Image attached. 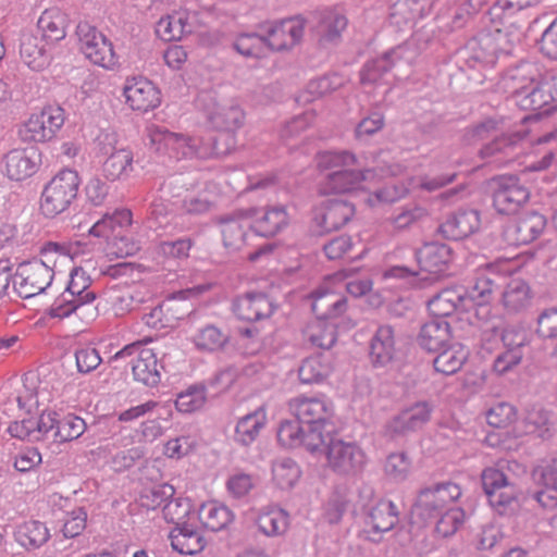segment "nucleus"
<instances>
[{
  "mask_svg": "<svg viewBox=\"0 0 557 557\" xmlns=\"http://www.w3.org/2000/svg\"><path fill=\"white\" fill-rule=\"evenodd\" d=\"M257 524L268 536L281 535L288 528V515L283 509L272 508L259 515Z\"/></svg>",
  "mask_w": 557,
  "mask_h": 557,
  "instance_id": "obj_51",
  "label": "nucleus"
},
{
  "mask_svg": "<svg viewBox=\"0 0 557 557\" xmlns=\"http://www.w3.org/2000/svg\"><path fill=\"white\" fill-rule=\"evenodd\" d=\"M288 407L292 414L307 428L305 447L317 453L324 443L325 431L334 432L332 404L318 397H296L288 403Z\"/></svg>",
  "mask_w": 557,
  "mask_h": 557,
  "instance_id": "obj_4",
  "label": "nucleus"
},
{
  "mask_svg": "<svg viewBox=\"0 0 557 557\" xmlns=\"http://www.w3.org/2000/svg\"><path fill=\"white\" fill-rule=\"evenodd\" d=\"M305 335L312 346L330 349L337 339L336 325L329 320L317 319L307 326Z\"/></svg>",
  "mask_w": 557,
  "mask_h": 557,
  "instance_id": "obj_48",
  "label": "nucleus"
},
{
  "mask_svg": "<svg viewBox=\"0 0 557 557\" xmlns=\"http://www.w3.org/2000/svg\"><path fill=\"white\" fill-rule=\"evenodd\" d=\"M488 14L495 28L498 27L503 29L508 34V38L516 37V42L520 40L522 29L528 22L523 11H518L495 2L490 9Z\"/></svg>",
  "mask_w": 557,
  "mask_h": 557,
  "instance_id": "obj_28",
  "label": "nucleus"
},
{
  "mask_svg": "<svg viewBox=\"0 0 557 557\" xmlns=\"http://www.w3.org/2000/svg\"><path fill=\"white\" fill-rule=\"evenodd\" d=\"M244 111L239 106L222 108L209 115L213 127L224 131H235L240 127Z\"/></svg>",
  "mask_w": 557,
  "mask_h": 557,
  "instance_id": "obj_55",
  "label": "nucleus"
},
{
  "mask_svg": "<svg viewBox=\"0 0 557 557\" xmlns=\"http://www.w3.org/2000/svg\"><path fill=\"white\" fill-rule=\"evenodd\" d=\"M465 290L461 287L442 289L428 301V309L437 319L451 315L462 304Z\"/></svg>",
  "mask_w": 557,
  "mask_h": 557,
  "instance_id": "obj_43",
  "label": "nucleus"
},
{
  "mask_svg": "<svg viewBox=\"0 0 557 557\" xmlns=\"http://www.w3.org/2000/svg\"><path fill=\"white\" fill-rule=\"evenodd\" d=\"M156 35L163 41L181 40L193 32L189 14L185 11L162 16L156 24Z\"/></svg>",
  "mask_w": 557,
  "mask_h": 557,
  "instance_id": "obj_38",
  "label": "nucleus"
},
{
  "mask_svg": "<svg viewBox=\"0 0 557 557\" xmlns=\"http://www.w3.org/2000/svg\"><path fill=\"white\" fill-rule=\"evenodd\" d=\"M483 490L492 507L499 513L517 503L519 488L498 469L487 468L481 475Z\"/></svg>",
  "mask_w": 557,
  "mask_h": 557,
  "instance_id": "obj_14",
  "label": "nucleus"
},
{
  "mask_svg": "<svg viewBox=\"0 0 557 557\" xmlns=\"http://www.w3.org/2000/svg\"><path fill=\"white\" fill-rule=\"evenodd\" d=\"M125 103L133 110L148 112L161 103L160 90L146 77H127L123 86Z\"/></svg>",
  "mask_w": 557,
  "mask_h": 557,
  "instance_id": "obj_17",
  "label": "nucleus"
},
{
  "mask_svg": "<svg viewBox=\"0 0 557 557\" xmlns=\"http://www.w3.org/2000/svg\"><path fill=\"white\" fill-rule=\"evenodd\" d=\"M169 537L173 549L183 555H196L207 545L201 532L189 522L174 527Z\"/></svg>",
  "mask_w": 557,
  "mask_h": 557,
  "instance_id": "obj_30",
  "label": "nucleus"
},
{
  "mask_svg": "<svg viewBox=\"0 0 557 557\" xmlns=\"http://www.w3.org/2000/svg\"><path fill=\"white\" fill-rule=\"evenodd\" d=\"M435 0H397L389 9V23L398 28L413 24L428 14Z\"/></svg>",
  "mask_w": 557,
  "mask_h": 557,
  "instance_id": "obj_27",
  "label": "nucleus"
},
{
  "mask_svg": "<svg viewBox=\"0 0 557 557\" xmlns=\"http://www.w3.org/2000/svg\"><path fill=\"white\" fill-rule=\"evenodd\" d=\"M305 21L297 16L278 22H262L246 32V57L261 58L269 51L287 50L302 38Z\"/></svg>",
  "mask_w": 557,
  "mask_h": 557,
  "instance_id": "obj_2",
  "label": "nucleus"
},
{
  "mask_svg": "<svg viewBox=\"0 0 557 557\" xmlns=\"http://www.w3.org/2000/svg\"><path fill=\"white\" fill-rule=\"evenodd\" d=\"M81 178L75 170L59 171L42 188L39 211L46 219L67 212L77 198Z\"/></svg>",
  "mask_w": 557,
  "mask_h": 557,
  "instance_id": "obj_5",
  "label": "nucleus"
},
{
  "mask_svg": "<svg viewBox=\"0 0 557 557\" xmlns=\"http://www.w3.org/2000/svg\"><path fill=\"white\" fill-rule=\"evenodd\" d=\"M14 540L23 548L34 550L40 548L50 539L47 525L39 520H27L15 525Z\"/></svg>",
  "mask_w": 557,
  "mask_h": 557,
  "instance_id": "obj_37",
  "label": "nucleus"
},
{
  "mask_svg": "<svg viewBox=\"0 0 557 557\" xmlns=\"http://www.w3.org/2000/svg\"><path fill=\"white\" fill-rule=\"evenodd\" d=\"M246 219L251 220V231L263 237L276 235L288 224V214L282 206L246 209Z\"/></svg>",
  "mask_w": 557,
  "mask_h": 557,
  "instance_id": "obj_21",
  "label": "nucleus"
},
{
  "mask_svg": "<svg viewBox=\"0 0 557 557\" xmlns=\"http://www.w3.org/2000/svg\"><path fill=\"white\" fill-rule=\"evenodd\" d=\"M273 479L281 488L292 487L300 476V470L290 458H284L273 465Z\"/></svg>",
  "mask_w": 557,
  "mask_h": 557,
  "instance_id": "obj_59",
  "label": "nucleus"
},
{
  "mask_svg": "<svg viewBox=\"0 0 557 557\" xmlns=\"http://www.w3.org/2000/svg\"><path fill=\"white\" fill-rule=\"evenodd\" d=\"M133 356L135 357L132 361L134 380L149 387L158 386L161 382L163 364L152 348L143 346L140 342H135L115 352L112 359L119 360Z\"/></svg>",
  "mask_w": 557,
  "mask_h": 557,
  "instance_id": "obj_8",
  "label": "nucleus"
},
{
  "mask_svg": "<svg viewBox=\"0 0 557 557\" xmlns=\"http://www.w3.org/2000/svg\"><path fill=\"white\" fill-rule=\"evenodd\" d=\"M332 371V363L324 355H315L305 359L299 367L298 375L304 384H317L326 379Z\"/></svg>",
  "mask_w": 557,
  "mask_h": 557,
  "instance_id": "obj_47",
  "label": "nucleus"
},
{
  "mask_svg": "<svg viewBox=\"0 0 557 557\" xmlns=\"http://www.w3.org/2000/svg\"><path fill=\"white\" fill-rule=\"evenodd\" d=\"M435 531L443 537L453 535L465 521V511L454 507L440 515Z\"/></svg>",
  "mask_w": 557,
  "mask_h": 557,
  "instance_id": "obj_61",
  "label": "nucleus"
},
{
  "mask_svg": "<svg viewBox=\"0 0 557 557\" xmlns=\"http://www.w3.org/2000/svg\"><path fill=\"white\" fill-rule=\"evenodd\" d=\"M174 494V488L171 485H154L143 490L139 495L138 503L140 507L147 510H154L164 506L169 498Z\"/></svg>",
  "mask_w": 557,
  "mask_h": 557,
  "instance_id": "obj_56",
  "label": "nucleus"
},
{
  "mask_svg": "<svg viewBox=\"0 0 557 557\" xmlns=\"http://www.w3.org/2000/svg\"><path fill=\"white\" fill-rule=\"evenodd\" d=\"M177 139L173 147V159L206 158L210 153V146L200 138L177 133Z\"/></svg>",
  "mask_w": 557,
  "mask_h": 557,
  "instance_id": "obj_50",
  "label": "nucleus"
},
{
  "mask_svg": "<svg viewBox=\"0 0 557 557\" xmlns=\"http://www.w3.org/2000/svg\"><path fill=\"white\" fill-rule=\"evenodd\" d=\"M414 51L408 47L401 46L389 52L384 53L381 58L367 62L360 72V83L363 87L379 84L384 74L392 66L410 65L412 63Z\"/></svg>",
  "mask_w": 557,
  "mask_h": 557,
  "instance_id": "obj_16",
  "label": "nucleus"
},
{
  "mask_svg": "<svg viewBox=\"0 0 557 557\" xmlns=\"http://www.w3.org/2000/svg\"><path fill=\"white\" fill-rule=\"evenodd\" d=\"M416 258L421 271L442 273L451 260V249L445 244L428 243L416 251Z\"/></svg>",
  "mask_w": 557,
  "mask_h": 557,
  "instance_id": "obj_29",
  "label": "nucleus"
},
{
  "mask_svg": "<svg viewBox=\"0 0 557 557\" xmlns=\"http://www.w3.org/2000/svg\"><path fill=\"white\" fill-rule=\"evenodd\" d=\"M554 101L543 81H534L527 90L518 94L517 106L522 110L536 111L545 109Z\"/></svg>",
  "mask_w": 557,
  "mask_h": 557,
  "instance_id": "obj_45",
  "label": "nucleus"
},
{
  "mask_svg": "<svg viewBox=\"0 0 557 557\" xmlns=\"http://www.w3.org/2000/svg\"><path fill=\"white\" fill-rule=\"evenodd\" d=\"M356 157L347 151L319 153L317 166L330 171L320 184V193L350 194L358 190L370 171L364 172L356 168Z\"/></svg>",
  "mask_w": 557,
  "mask_h": 557,
  "instance_id": "obj_3",
  "label": "nucleus"
},
{
  "mask_svg": "<svg viewBox=\"0 0 557 557\" xmlns=\"http://www.w3.org/2000/svg\"><path fill=\"white\" fill-rule=\"evenodd\" d=\"M317 25L314 33L318 41L322 46L335 44L339 40L342 32L347 26V18L345 15L334 11L324 10L315 14Z\"/></svg>",
  "mask_w": 557,
  "mask_h": 557,
  "instance_id": "obj_31",
  "label": "nucleus"
},
{
  "mask_svg": "<svg viewBox=\"0 0 557 557\" xmlns=\"http://www.w3.org/2000/svg\"><path fill=\"white\" fill-rule=\"evenodd\" d=\"M532 478L539 490L533 498L545 509L557 507V458L545 466H539L532 471Z\"/></svg>",
  "mask_w": 557,
  "mask_h": 557,
  "instance_id": "obj_24",
  "label": "nucleus"
},
{
  "mask_svg": "<svg viewBox=\"0 0 557 557\" xmlns=\"http://www.w3.org/2000/svg\"><path fill=\"white\" fill-rule=\"evenodd\" d=\"M355 214V205L342 198H333L325 200L317 208L313 223L315 234L337 231L346 225Z\"/></svg>",
  "mask_w": 557,
  "mask_h": 557,
  "instance_id": "obj_15",
  "label": "nucleus"
},
{
  "mask_svg": "<svg viewBox=\"0 0 557 557\" xmlns=\"http://www.w3.org/2000/svg\"><path fill=\"white\" fill-rule=\"evenodd\" d=\"M516 39V37L508 38V34L496 27L493 32L480 33L472 38V46L474 49L484 50L486 54H492V64H495L500 54L507 55L511 52Z\"/></svg>",
  "mask_w": 557,
  "mask_h": 557,
  "instance_id": "obj_35",
  "label": "nucleus"
},
{
  "mask_svg": "<svg viewBox=\"0 0 557 557\" xmlns=\"http://www.w3.org/2000/svg\"><path fill=\"white\" fill-rule=\"evenodd\" d=\"M307 428L298 420L284 421L277 430V440L285 447L305 446Z\"/></svg>",
  "mask_w": 557,
  "mask_h": 557,
  "instance_id": "obj_57",
  "label": "nucleus"
},
{
  "mask_svg": "<svg viewBox=\"0 0 557 557\" xmlns=\"http://www.w3.org/2000/svg\"><path fill=\"white\" fill-rule=\"evenodd\" d=\"M87 425L84 419L75 414H67L58 420L57 430L53 432V441L58 443L70 442L81 437Z\"/></svg>",
  "mask_w": 557,
  "mask_h": 557,
  "instance_id": "obj_52",
  "label": "nucleus"
},
{
  "mask_svg": "<svg viewBox=\"0 0 557 557\" xmlns=\"http://www.w3.org/2000/svg\"><path fill=\"white\" fill-rule=\"evenodd\" d=\"M481 331L483 339L499 336L504 347L510 350L523 352L531 342L530 332L524 325L515 323L504 326L503 321L497 317L484 321Z\"/></svg>",
  "mask_w": 557,
  "mask_h": 557,
  "instance_id": "obj_19",
  "label": "nucleus"
},
{
  "mask_svg": "<svg viewBox=\"0 0 557 557\" xmlns=\"http://www.w3.org/2000/svg\"><path fill=\"white\" fill-rule=\"evenodd\" d=\"M51 48L52 46L39 35L25 33L21 39L20 54L28 67L41 71L50 63Z\"/></svg>",
  "mask_w": 557,
  "mask_h": 557,
  "instance_id": "obj_26",
  "label": "nucleus"
},
{
  "mask_svg": "<svg viewBox=\"0 0 557 557\" xmlns=\"http://www.w3.org/2000/svg\"><path fill=\"white\" fill-rule=\"evenodd\" d=\"M527 431L535 434L542 440H547L552 436L550 422L548 413L545 410H533L528 413L525 418Z\"/></svg>",
  "mask_w": 557,
  "mask_h": 557,
  "instance_id": "obj_62",
  "label": "nucleus"
},
{
  "mask_svg": "<svg viewBox=\"0 0 557 557\" xmlns=\"http://www.w3.org/2000/svg\"><path fill=\"white\" fill-rule=\"evenodd\" d=\"M432 407L426 401H419L403 410L385 425V434L391 438L406 435L422 429L431 418Z\"/></svg>",
  "mask_w": 557,
  "mask_h": 557,
  "instance_id": "obj_20",
  "label": "nucleus"
},
{
  "mask_svg": "<svg viewBox=\"0 0 557 557\" xmlns=\"http://www.w3.org/2000/svg\"><path fill=\"white\" fill-rule=\"evenodd\" d=\"M524 136L521 132L502 135L484 145L479 151V157L485 160L486 163L498 166L507 164L517 157L518 145Z\"/></svg>",
  "mask_w": 557,
  "mask_h": 557,
  "instance_id": "obj_22",
  "label": "nucleus"
},
{
  "mask_svg": "<svg viewBox=\"0 0 557 557\" xmlns=\"http://www.w3.org/2000/svg\"><path fill=\"white\" fill-rule=\"evenodd\" d=\"M69 22L67 14L61 9H47L41 13L37 23L39 36L53 47L55 42L65 38Z\"/></svg>",
  "mask_w": 557,
  "mask_h": 557,
  "instance_id": "obj_34",
  "label": "nucleus"
},
{
  "mask_svg": "<svg viewBox=\"0 0 557 557\" xmlns=\"http://www.w3.org/2000/svg\"><path fill=\"white\" fill-rule=\"evenodd\" d=\"M242 376L240 369L228 367L218 372L206 383L207 387L213 388L216 394L228 392Z\"/></svg>",
  "mask_w": 557,
  "mask_h": 557,
  "instance_id": "obj_63",
  "label": "nucleus"
},
{
  "mask_svg": "<svg viewBox=\"0 0 557 557\" xmlns=\"http://www.w3.org/2000/svg\"><path fill=\"white\" fill-rule=\"evenodd\" d=\"M531 298V289L527 282L512 278L502 293V305L508 313L516 314L529 307Z\"/></svg>",
  "mask_w": 557,
  "mask_h": 557,
  "instance_id": "obj_41",
  "label": "nucleus"
},
{
  "mask_svg": "<svg viewBox=\"0 0 557 557\" xmlns=\"http://www.w3.org/2000/svg\"><path fill=\"white\" fill-rule=\"evenodd\" d=\"M461 495L460 487L453 482L437 483L420 491L413 510L423 521L436 519L450 509L449 506Z\"/></svg>",
  "mask_w": 557,
  "mask_h": 557,
  "instance_id": "obj_10",
  "label": "nucleus"
},
{
  "mask_svg": "<svg viewBox=\"0 0 557 557\" xmlns=\"http://www.w3.org/2000/svg\"><path fill=\"white\" fill-rule=\"evenodd\" d=\"M495 287V282L487 276L482 275L476 278L475 284L471 289L470 297L479 306L475 313L478 319H482V317H485L490 313V308L486 307V305L492 299Z\"/></svg>",
  "mask_w": 557,
  "mask_h": 557,
  "instance_id": "obj_54",
  "label": "nucleus"
},
{
  "mask_svg": "<svg viewBox=\"0 0 557 557\" xmlns=\"http://www.w3.org/2000/svg\"><path fill=\"white\" fill-rule=\"evenodd\" d=\"M493 207L500 214L516 213L530 198L529 189L517 176L502 175L490 180Z\"/></svg>",
  "mask_w": 557,
  "mask_h": 557,
  "instance_id": "obj_12",
  "label": "nucleus"
},
{
  "mask_svg": "<svg viewBox=\"0 0 557 557\" xmlns=\"http://www.w3.org/2000/svg\"><path fill=\"white\" fill-rule=\"evenodd\" d=\"M546 226V218L535 211L521 214L512 225L508 226L505 235L512 245H527L535 240Z\"/></svg>",
  "mask_w": 557,
  "mask_h": 557,
  "instance_id": "obj_23",
  "label": "nucleus"
},
{
  "mask_svg": "<svg viewBox=\"0 0 557 557\" xmlns=\"http://www.w3.org/2000/svg\"><path fill=\"white\" fill-rule=\"evenodd\" d=\"M193 505L188 498H169L162 508V516L168 523L180 527L189 522Z\"/></svg>",
  "mask_w": 557,
  "mask_h": 557,
  "instance_id": "obj_53",
  "label": "nucleus"
},
{
  "mask_svg": "<svg viewBox=\"0 0 557 557\" xmlns=\"http://www.w3.org/2000/svg\"><path fill=\"white\" fill-rule=\"evenodd\" d=\"M535 334L540 338L557 337V308L544 309L536 319Z\"/></svg>",
  "mask_w": 557,
  "mask_h": 557,
  "instance_id": "obj_64",
  "label": "nucleus"
},
{
  "mask_svg": "<svg viewBox=\"0 0 557 557\" xmlns=\"http://www.w3.org/2000/svg\"><path fill=\"white\" fill-rule=\"evenodd\" d=\"M398 522V511L391 500H380L371 507L367 524L376 533H383L392 530Z\"/></svg>",
  "mask_w": 557,
  "mask_h": 557,
  "instance_id": "obj_44",
  "label": "nucleus"
},
{
  "mask_svg": "<svg viewBox=\"0 0 557 557\" xmlns=\"http://www.w3.org/2000/svg\"><path fill=\"white\" fill-rule=\"evenodd\" d=\"M324 443L320 449L325 455L326 466L337 475L355 476L361 473L367 463L362 448L355 442H346L325 431Z\"/></svg>",
  "mask_w": 557,
  "mask_h": 557,
  "instance_id": "obj_6",
  "label": "nucleus"
},
{
  "mask_svg": "<svg viewBox=\"0 0 557 557\" xmlns=\"http://www.w3.org/2000/svg\"><path fill=\"white\" fill-rule=\"evenodd\" d=\"M450 325L445 319H433L424 323L418 335V344L425 350L436 352L450 341Z\"/></svg>",
  "mask_w": 557,
  "mask_h": 557,
  "instance_id": "obj_36",
  "label": "nucleus"
},
{
  "mask_svg": "<svg viewBox=\"0 0 557 557\" xmlns=\"http://www.w3.org/2000/svg\"><path fill=\"white\" fill-rule=\"evenodd\" d=\"M148 137L151 147L159 153L172 158L173 147L177 139V133L170 132L163 126L152 125L148 128Z\"/></svg>",
  "mask_w": 557,
  "mask_h": 557,
  "instance_id": "obj_58",
  "label": "nucleus"
},
{
  "mask_svg": "<svg viewBox=\"0 0 557 557\" xmlns=\"http://www.w3.org/2000/svg\"><path fill=\"white\" fill-rule=\"evenodd\" d=\"M437 352L433 366L437 372L445 375L457 373L468 358L467 349L459 343L447 344Z\"/></svg>",
  "mask_w": 557,
  "mask_h": 557,
  "instance_id": "obj_42",
  "label": "nucleus"
},
{
  "mask_svg": "<svg viewBox=\"0 0 557 557\" xmlns=\"http://www.w3.org/2000/svg\"><path fill=\"white\" fill-rule=\"evenodd\" d=\"M198 515L203 527L212 532L225 529L234 518L232 511L226 506L216 502L201 505Z\"/></svg>",
  "mask_w": 557,
  "mask_h": 557,
  "instance_id": "obj_46",
  "label": "nucleus"
},
{
  "mask_svg": "<svg viewBox=\"0 0 557 557\" xmlns=\"http://www.w3.org/2000/svg\"><path fill=\"white\" fill-rule=\"evenodd\" d=\"M96 298L89 275L82 268H74L65 289L47 309V315L62 320L76 314L85 323H89L98 317Z\"/></svg>",
  "mask_w": 557,
  "mask_h": 557,
  "instance_id": "obj_1",
  "label": "nucleus"
},
{
  "mask_svg": "<svg viewBox=\"0 0 557 557\" xmlns=\"http://www.w3.org/2000/svg\"><path fill=\"white\" fill-rule=\"evenodd\" d=\"M206 383H196L189 385L186 389L177 394L175 408L182 413H193L202 409L207 403Z\"/></svg>",
  "mask_w": 557,
  "mask_h": 557,
  "instance_id": "obj_49",
  "label": "nucleus"
},
{
  "mask_svg": "<svg viewBox=\"0 0 557 557\" xmlns=\"http://www.w3.org/2000/svg\"><path fill=\"white\" fill-rule=\"evenodd\" d=\"M1 164L9 180L22 182L37 173L40 153L35 148H15L2 157Z\"/></svg>",
  "mask_w": 557,
  "mask_h": 557,
  "instance_id": "obj_18",
  "label": "nucleus"
},
{
  "mask_svg": "<svg viewBox=\"0 0 557 557\" xmlns=\"http://www.w3.org/2000/svg\"><path fill=\"white\" fill-rule=\"evenodd\" d=\"M53 265L42 259L20 264L13 278V287L18 296L30 298L45 292L52 283Z\"/></svg>",
  "mask_w": 557,
  "mask_h": 557,
  "instance_id": "obj_13",
  "label": "nucleus"
},
{
  "mask_svg": "<svg viewBox=\"0 0 557 557\" xmlns=\"http://www.w3.org/2000/svg\"><path fill=\"white\" fill-rule=\"evenodd\" d=\"M227 342V336L223 334L218 327L207 325L199 330L194 336L195 345L202 350L213 351L216 350Z\"/></svg>",
  "mask_w": 557,
  "mask_h": 557,
  "instance_id": "obj_60",
  "label": "nucleus"
},
{
  "mask_svg": "<svg viewBox=\"0 0 557 557\" xmlns=\"http://www.w3.org/2000/svg\"><path fill=\"white\" fill-rule=\"evenodd\" d=\"M396 354L393 326L381 325L370 343V358L374 367H385L394 360Z\"/></svg>",
  "mask_w": 557,
  "mask_h": 557,
  "instance_id": "obj_33",
  "label": "nucleus"
},
{
  "mask_svg": "<svg viewBox=\"0 0 557 557\" xmlns=\"http://www.w3.org/2000/svg\"><path fill=\"white\" fill-rule=\"evenodd\" d=\"M98 153L106 157L102 174L111 182L126 180L134 171V154L131 149L117 147L114 134L106 133L98 137Z\"/></svg>",
  "mask_w": 557,
  "mask_h": 557,
  "instance_id": "obj_9",
  "label": "nucleus"
},
{
  "mask_svg": "<svg viewBox=\"0 0 557 557\" xmlns=\"http://www.w3.org/2000/svg\"><path fill=\"white\" fill-rule=\"evenodd\" d=\"M65 122V112L59 106H47L34 112L20 129L24 141L46 143L55 137Z\"/></svg>",
  "mask_w": 557,
  "mask_h": 557,
  "instance_id": "obj_11",
  "label": "nucleus"
},
{
  "mask_svg": "<svg viewBox=\"0 0 557 557\" xmlns=\"http://www.w3.org/2000/svg\"><path fill=\"white\" fill-rule=\"evenodd\" d=\"M531 70L530 64H520L507 70L498 82V88L509 94L517 103L518 94H522L535 81L531 75Z\"/></svg>",
  "mask_w": 557,
  "mask_h": 557,
  "instance_id": "obj_40",
  "label": "nucleus"
},
{
  "mask_svg": "<svg viewBox=\"0 0 557 557\" xmlns=\"http://www.w3.org/2000/svg\"><path fill=\"white\" fill-rule=\"evenodd\" d=\"M480 224L481 220L476 210L460 209L447 216L440 225L438 232L447 239L460 240L476 232Z\"/></svg>",
  "mask_w": 557,
  "mask_h": 557,
  "instance_id": "obj_25",
  "label": "nucleus"
},
{
  "mask_svg": "<svg viewBox=\"0 0 557 557\" xmlns=\"http://www.w3.org/2000/svg\"><path fill=\"white\" fill-rule=\"evenodd\" d=\"M312 311L317 319L330 320L346 310V298L338 293L319 288L312 294Z\"/></svg>",
  "mask_w": 557,
  "mask_h": 557,
  "instance_id": "obj_39",
  "label": "nucleus"
},
{
  "mask_svg": "<svg viewBox=\"0 0 557 557\" xmlns=\"http://www.w3.org/2000/svg\"><path fill=\"white\" fill-rule=\"evenodd\" d=\"M133 223V214L128 209H116L113 213H106L89 228V235L112 242L120 230H126Z\"/></svg>",
  "mask_w": 557,
  "mask_h": 557,
  "instance_id": "obj_32",
  "label": "nucleus"
},
{
  "mask_svg": "<svg viewBox=\"0 0 557 557\" xmlns=\"http://www.w3.org/2000/svg\"><path fill=\"white\" fill-rule=\"evenodd\" d=\"M79 50L92 64L113 70L119 64L113 44L100 30L88 22L76 26Z\"/></svg>",
  "mask_w": 557,
  "mask_h": 557,
  "instance_id": "obj_7",
  "label": "nucleus"
}]
</instances>
